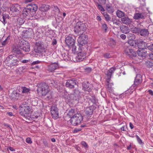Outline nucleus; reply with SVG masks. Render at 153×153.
Listing matches in <instances>:
<instances>
[{"mask_svg":"<svg viewBox=\"0 0 153 153\" xmlns=\"http://www.w3.org/2000/svg\"><path fill=\"white\" fill-rule=\"evenodd\" d=\"M117 16L119 18H123L125 16V13L122 11L118 10L116 12Z\"/></svg>","mask_w":153,"mask_h":153,"instance_id":"obj_34","label":"nucleus"},{"mask_svg":"<svg viewBox=\"0 0 153 153\" xmlns=\"http://www.w3.org/2000/svg\"><path fill=\"white\" fill-rule=\"evenodd\" d=\"M146 65L148 68H152L153 67V63L150 61H146Z\"/></svg>","mask_w":153,"mask_h":153,"instance_id":"obj_41","label":"nucleus"},{"mask_svg":"<svg viewBox=\"0 0 153 153\" xmlns=\"http://www.w3.org/2000/svg\"><path fill=\"white\" fill-rule=\"evenodd\" d=\"M82 50H79L78 49L79 51H76L74 54H77V56L76 57V61L77 62H80L82 61L85 58V53L84 52H82Z\"/></svg>","mask_w":153,"mask_h":153,"instance_id":"obj_11","label":"nucleus"},{"mask_svg":"<svg viewBox=\"0 0 153 153\" xmlns=\"http://www.w3.org/2000/svg\"><path fill=\"white\" fill-rule=\"evenodd\" d=\"M20 113L23 115H25L26 114H28L30 111V108L28 105H23L20 107Z\"/></svg>","mask_w":153,"mask_h":153,"instance_id":"obj_16","label":"nucleus"},{"mask_svg":"<svg viewBox=\"0 0 153 153\" xmlns=\"http://www.w3.org/2000/svg\"><path fill=\"white\" fill-rule=\"evenodd\" d=\"M19 60H20L14 54L10 55L6 58L5 62L7 66L11 68L16 67L18 65Z\"/></svg>","mask_w":153,"mask_h":153,"instance_id":"obj_1","label":"nucleus"},{"mask_svg":"<svg viewBox=\"0 0 153 153\" xmlns=\"http://www.w3.org/2000/svg\"><path fill=\"white\" fill-rule=\"evenodd\" d=\"M26 142L28 143L31 144L32 142L30 138H27L26 139Z\"/></svg>","mask_w":153,"mask_h":153,"instance_id":"obj_54","label":"nucleus"},{"mask_svg":"<svg viewBox=\"0 0 153 153\" xmlns=\"http://www.w3.org/2000/svg\"><path fill=\"white\" fill-rule=\"evenodd\" d=\"M120 37L123 40L125 39L126 38V36L124 34H122L121 35Z\"/></svg>","mask_w":153,"mask_h":153,"instance_id":"obj_61","label":"nucleus"},{"mask_svg":"<svg viewBox=\"0 0 153 153\" xmlns=\"http://www.w3.org/2000/svg\"><path fill=\"white\" fill-rule=\"evenodd\" d=\"M1 37H2L1 40V45L3 46H5L8 43L10 39V36L9 35L7 37H5L4 36L1 35L0 38Z\"/></svg>","mask_w":153,"mask_h":153,"instance_id":"obj_19","label":"nucleus"},{"mask_svg":"<svg viewBox=\"0 0 153 153\" xmlns=\"http://www.w3.org/2000/svg\"><path fill=\"white\" fill-rule=\"evenodd\" d=\"M149 56L150 59L153 60V53L149 54Z\"/></svg>","mask_w":153,"mask_h":153,"instance_id":"obj_64","label":"nucleus"},{"mask_svg":"<svg viewBox=\"0 0 153 153\" xmlns=\"http://www.w3.org/2000/svg\"><path fill=\"white\" fill-rule=\"evenodd\" d=\"M51 116L53 119H55L58 118V109L55 105H52L51 108Z\"/></svg>","mask_w":153,"mask_h":153,"instance_id":"obj_13","label":"nucleus"},{"mask_svg":"<svg viewBox=\"0 0 153 153\" xmlns=\"http://www.w3.org/2000/svg\"><path fill=\"white\" fill-rule=\"evenodd\" d=\"M2 17L1 18L0 20L3 24H4L7 23V19H9V16L8 15L6 14L2 13Z\"/></svg>","mask_w":153,"mask_h":153,"instance_id":"obj_31","label":"nucleus"},{"mask_svg":"<svg viewBox=\"0 0 153 153\" xmlns=\"http://www.w3.org/2000/svg\"><path fill=\"white\" fill-rule=\"evenodd\" d=\"M88 37L84 34H82L77 39L78 49L79 50H82L84 49V47L87 43Z\"/></svg>","mask_w":153,"mask_h":153,"instance_id":"obj_5","label":"nucleus"},{"mask_svg":"<svg viewBox=\"0 0 153 153\" xmlns=\"http://www.w3.org/2000/svg\"><path fill=\"white\" fill-rule=\"evenodd\" d=\"M126 96V95H125V93H123L119 95V97L122 99Z\"/></svg>","mask_w":153,"mask_h":153,"instance_id":"obj_59","label":"nucleus"},{"mask_svg":"<svg viewBox=\"0 0 153 153\" xmlns=\"http://www.w3.org/2000/svg\"><path fill=\"white\" fill-rule=\"evenodd\" d=\"M112 21L114 24H115L118 26L120 25V22L117 19H114Z\"/></svg>","mask_w":153,"mask_h":153,"instance_id":"obj_51","label":"nucleus"},{"mask_svg":"<svg viewBox=\"0 0 153 153\" xmlns=\"http://www.w3.org/2000/svg\"><path fill=\"white\" fill-rule=\"evenodd\" d=\"M81 130V129L80 128H75L74 130V132H77L79 131H80Z\"/></svg>","mask_w":153,"mask_h":153,"instance_id":"obj_63","label":"nucleus"},{"mask_svg":"<svg viewBox=\"0 0 153 153\" xmlns=\"http://www.w3.org/2000/svg\"><path fill=\"white\" fill-rule=\"evenodd\" d=\"M11 99L13 100H17L19 97V94L16 91H14L10 95Z\"/></svg>","mask_w":153,"mask_h":153,"instance_id":"obj_26","label":"nucleus"},{"mask_svg":"<svg viewBox=\"0 0 153 153\" xmlns=\"http://www.w3.org/2000/svg\"><path fill=\"white\" fill-rule=\"evenodd\" d=\"M127 37L128 39L130 40H134L135 39V35L134 34L131 33H128L127 35Z\"/></svg>","mask_w":153,"mask_h":153,"instance_id":"obj_35","label":"nucleus"},{"mask_svg":"<svg viewBox=\"0 0 153 153\" xmlns=\"http://www.w3.org/2000/svg\"><path fill=\"white\" fill-rule=\"evenodd\" d=\"M65 42L66 44L70 49H71L73 53L76 52V47L75 45V40L71 36L67 37L65 39Z\"/></svg>","mask_w":153,"mask_h":153,"instance_id":"obj_3","label":"nucleus"},{"mask_svg":"<svg viewBox=\"0 0 153 153\" xmlns=\"http://www.w3.org/2000/svg\"><path fill=\"white\" fill-rule=\"evenodd\" d=\"M133 18L136 19L138 20L139 19H144L145 15L143 13H137L134 14Z\"/></svg>","mask_w":153,"mask_h":153,"instance_id":"obj_28","label":"nucleus"},{"mask_svg":"<svg viewBox=\"0 0 153 153\" xmlns=\"http://www.w3.org/2000/svg\"><path fill=\"white\" fill-rule=\"evenodd\" d=\"M116 42L113 39H111L109 44V45L113 47L116 45Z\"/></svg>","mask_w":153,"mask_h":153,"instance_id":"obj_39","label":"nucleus"},{"mask_svg":"<svg viewBox=\"0 0 153 153\" xmlns=\"http://www.w3.org/2000/svg\"><path fill=\"white\" fill-rule=\"evenodd\" d=\"M86 27L85 24L81 22H78L76 23L74 28V32L80 34H83L84 32L86 30Z\"/></svg>","mask_w":153,"mask_h":153,"instance_id":"obj_7","label":"nucleus"},{"mask_svg":"<svg viewBox=\"0 0 153 153\" xmlns=\"http://www.w3.org/2000/svg\"><path fill=\"white\" fill-rule=\"evenodd\" d=\"M102 28L106 32L107 30V26L106 24H104L102 25Z\"/></svg>","mask_w":153,"mask_h":153,"instance_id":"obj_55","label":"nucleus"},{"mask_svg":"<svg viewBox=\"0 0 153 153\" xmlns=\"http://www.w3.org/2000/svg\"><path fill=\"white\" fill-rule=\"evenodd\" d=\"M149 45V44H148L147 48L150 51H153V44Z\"/></svg>","mask_w":153,"mask_h":153,"instance_id":"obj_47","label":"nucleus"},{"mask_svg":"<svg viewBox=\"0 0 153 153\" xmlns=\"http://www.w3.org/2000/svg\"><path fill=\"white\" fill-rule=\"evenodd\" d=\"M82 86L85 91L89 92L91 91L93 89L92 85L88 82L83 83Z\"/></svg>","mask_w":153,"mask_h":153,"instance_id":"obj_18","label":"nucleus"},{"mask_svg":"<svg viewBox=\"0 0 153 153\" xmlns=\"http://www.w3.org/2000/svg\"><path fill=\"white\" fill-rule=\"evenodd\" d=\"M74 110L73 109H71L69 111L68 113V115L70 117H72L74 115Z\"/></svg>","mask_w":153,"mask_h":153,"instance_id":"obj_42","label":"nucleus"},{"mask_svg":"<svg viewBox=\"0 0 153 153\" xmlns=\"http://www.w3.org/2000/svg\"><path fill=\"white\" fill-rule=\"evenodd\" d=\"M20 48L25 52H29L30 50V45L27 41L22 39L19 42Z\"/></svg>","mask_w":153,"mask_h":153,"instance_id":"obj_8","label":"nucleus"},{"mask_svg":"<svg viewBox=\"0 0 153 153\" xmlns=\"http://www.w3.org/2000/svg\"><path fill=\"white\" fill-rule=\"evenodd\" d=\"M124 52L126 55L131 58H133L137 56L136 52L129 47H127L124 50Z\"/></svg>","mask_w":153,"mask_h":153,"instance_id":"obj_12","label":"nucleus"},{"mask_svg":"<svg viewBox=\"0 0 153 153\" xmlns=\"http://www.w3.org/2000/svg\"><path fill=\"white\" fill-rule=\"evenodd\" d=\"M142 76L140 74H137L135 78L134 84L131 87L135 88L137 87L138 85L140 84L142 82Z\"/></svg>","mask_w":153,"mask_h":153,"instance_id":"obj_15","label":"nucleus"},{"mask_svg":"<svg viewBox=\"0 0 153 153\" xmlns=\"http://www.w3.org/2000/svg\"><path fill=\"white\" fill-rule=\"evenodd\" d=\"M139 34L142 36H146L149 35V33L147 29H143L140 30Z\"/></svg>","mask_w":153,"mask_h":153,"instance_id":"obj_30","label":"nucleus"},{"mask_svg":"<svg viewBox=\"0 0 153 153\" xmlns=\"http://www.w3.org/2000/svg\"><path fill=\"white\" fill-rule=\"evenodd\" d=\"M121 21L123 24L126 25H129L131 24L132 22L131 20L127 17L122 18Z\"/></svg>","mask_w":153,"mask_h":153,"instance_id":"obj_27","label":"nucleus"},{"mask_svg":"<svg viewBox=\"0 0 153 153\" xmlns=\"http://www.w3.org/2000/svg\"><path fill=\"white\" fill-rule=\"evenodd\" d=\"M58 65L56 63H52L48 66V70L50 72H53L58 68Z\"/></svg>","mask_w":153,"mask_h":153,"instance_id":"obj_24","label":"nucleus"},{"mask_svg":"<svg viewBox=\"0 0 153 153\" xmlns=\"http://www.w3.org/2000/svg\"><path fill=\"white\" fill-rule=\"evenodd\" d=\"M22 93L24 94H28L30 93V89L29 88H27L26 87H22Z\"/></svg>","mask_w":153,"mask_h":153,"instance_id":"obj_38","label":"nucleus"},{"mask_svg":"<svg viewBox=\"0 0 153 153\" xmlns=\"http://www.w3.org/2000/svg\"><path fill=\"white\" fill-rule=\"evenodd\" d=\"M81 94V92L79 90L75 89L74 94H65L63 97L67 102H70L72 100L78 101L80 97Z\"/></svg>","mask_w":153,"mask_h":153,"instance_id":"obj_2","label":"nucleus"},{"mask_svg":"<svg viewBox=\"0 0 153 153\" xmlns=\"http://www.w3.org/2000/svg\"><path fill=\"white\" fill-rule=\"evenodd\" d=\"M137 45L138 48L141 50L146 49L147 48L148 44H147L142 40H138L137 42Z\"/></svg>","mask_w":153,"mask_h":153,"instance_id":"obj_17","label":"nucleus"},{"mask_svg":"<svg viewBox=\"0 0 153 153\" xmlns=\"http://www.w3.org/2000/svg\"><path fill=\"white\" fill-rule=\"evenodd\" d=\"M103 14L104 16L105 20L108 22L111 20V18L109 15L106 12H104Z\"/></svg>","mask_w":153,"mask_h":153,"instance_id":"obj_37","label":"nucleus"},{"mask_svg":"<svg viewBox=\"0 0 153 153\" xmlns=\"http://www.w3.org/2000/svg\"><path fill=\"white\" fill-rule=\"evenodd\" d=\"M78 82L75 79L73 78L67 81L65 84V86L70 88H74L75 85L78 86Z\"/></svg>","mask_w":153,"mask_h":153,"instance_id":"obj_10","label":"nucleus"},{"mask_svg":"<svg viewBox=\"0 0 153 153\" xmlns=\"http://www.w3.org/2000/svg\"><path fill=\"white\" fill-rule=\"evenodd\" d=\"M136 136L138 143L140 144L143 145V143L139 137L137 135H136Z\"/></svg>","mask_w":153,"mask_h":153,"instance_id":"obj_46","label":"nucleus"},{"mask_svg":"<svg viewBox=\"0 0 153 153\" xmlns=\"http://www.w3.org/2000/svg\"><path fill=\"white\" fill-rule=\"evenodd\" d=\"M140 29L139 28H137L136 27L133 30H132L133 33H140Z\"/></svg>","mask_w":153,"mask_h":153,"instance_id":"obj_45","label":"nucleus"},{"mask_svg":"<svg viewBox=\"0 0 153 153\" xmlns=\"http://www.w3.org/2000/svg\"><path fill=\"white\" fill-rule=\"evenodd\" d=\"M29 8V10H31L32 14L35 12L37 10L38 7L37 5L35 4H30L27 6Z\"/></svg>","mask_w":153,"mask_h":153,"instance_id":"obj_22","label":"nucleus"},{"mask_svg":"<svg viewBox=\"0 0 153 153\" xmlns=\"http://www.w3.org/2000/svg\"><path fill=\"white\" fill-rule=\"evenodd\" d=\"M116 68L115 67H113L110 68L107 72L106 75L107 77V81H110L112 76V74L114 73Z\"/></svg>","mask_w":153,"mask_h":153,"instance_id":"obj_20","label":"nucleus"},{"mask_svg":"<svg viewBox=\"0 0 153 153\" xmlns=\"http://www.w3.org/2000/svg\"><path fill=\"white\" fill-rule=\"evenodd\" d=\"M99 3L102 4H104L106 3V0H98Z\"/></svg>","mask_w":153,"mask_h":153,"instance_id":"obj_56","label":"nucleus"},{"mask_svg":"<svg viewBox=\"0 0 153 153\" xmlns=\"http://www.w3.org/2000/svg\"><path fill=\"white\" fill-rule=\"evenodd\" d=\"M54 10L56 12H59L60 11V10L58 7L56 6H55L54 7Z\"/></svg>","mask_w":153,"mask_h":153,"instance_id":"obj_60","label":"nucleus"},{"mask_svg":"<svg viewBox=\"0 0 153 153\" xmlns=\"http://www.w3.org/2000/svg\"><path fill=\"white\" fill-rule=\"evenodd\" d=\"M120 31L123 33L127 34L130 32V29L127 26L124 25H121L120 27Z\"/></svg>","mask_w":153,"mask_h":153,"instance_id":"obj_25","label":"nucleus"},{"mask_svg":"<svg viewBox=\"0 0 153 153\" xmlns=\"http://www.w3.org/2000/svg\"><path fill=\"white\" fill-rule=\"evenodd\" d=\"M109 81H107V82L108 83V85L107 86V88H108L109 91L110 92H111L113 91V89L111 88V86L112 85H113V84L112 83H109Z\"/></svg>","mask_w":153,"mask_h":153,"instance_id":"obj_40","label":"nucleus"},{"mask_svg":"<svg viewBox=\"0 0 153 153\" xmlns=\"http://www.w3.org/2000/svg\"><path fill=\"white\" fill-rule=\"evenodd\" d=\"M90 100L93 103V104H96V99L95 96H91V98H90Z\"/></svg>","mask_w":153,"mask_h":153,"instance_id":"obj_44","label":"nucleus"},{"mask_svg":"<svg viewBox=\"0 0 153 153\" xmlns=\"http://www.w3.org/2000/svg\"><path fill=\"white\" fill-rule=\"evenodd\" d=\"M45 50L44 46L41 42L36 43V47L34 48V51L36 53H41Z\"/></svg>","mask_w":153,"mask_h":153,"instance_id":"obj_14","label":"nucleus"},{"mask_svg":"<svg viewBox=\"0 0 153 153\" xmlns=\"http://www.w3.org/2000/svg\"><path fill=\"white\" fill-rule=\"evenodd\" d=\"M20 9V6L18 4L13 5L10 8V10L11 11L13 12L16 13L17 14L19 13Z\"/></svg>","mask_w":153,"mask_h":153,"instance_id":"obj_21","label":"nucleus"},{"mask_svg":"<svg viewBox=\"0 0 153 153\" xmlns=\"http://www.w3.org/2000/svg\"><path fill=\"white\" fill-rule=\"evenodd\" d=\"M94 107L92 105L88 107L85 111V113L88 117H91L93 113Z\"/></svg>","mask_w":153,"mask_h":153,"instance_id":"obj_23","label":"nucleus"},{"mask_svg":"<svg viewBox=\"0 0 153 153\" xmlns=\"http://www.w3.org/2000/svg\"><path fill=\"white\" fill-rule=\"evenodd\" d=\"M11 49L12 52L17 54L18 55H19V56H18V57H22L24 56V54L22 52L19 44L18 45H13L12 46Z\"/></svg>","mask_w":153,"mask_h":153,"instance_id":"obj_9","label":"nucleus"},{"mask_svg":"<svg viewBox=\"0 0 153 153\" xmlns=\"http://www.w3.org/2000/svg\"><path fill=\"white\" fill-rule=\"evenodd\" d=\"M133 91L130 89H128L124 93H125V95L127 94L128 95H130L133 92Z\"/></svg>","mask_w":153,"mask_h":153,"instance_id":"obj_49","label":"nucleus"},{"mask_svg":"<svg viewBox=\"0 0 153 153\" xmlns=\"http://www.w3.org/2000/svg\"><path fill=\"white\" fill-rule=\"evenodd\" d=\"M107 10L109 13H112L114 12V9L112 8L111 6L109 4H107L106 5Z\"/></svg>","mask_w":153,"mask_h":153,"instance_id":"obj_36","label":"nucleus"},{"mask_svg":"<svg viewBox=\"0 0 153 153\" xmlns=\"http://www.w3.org/2000/svg\"><path fill=\"white\" fill-rule=\"evenodd\" d=\"M49 89V87L45 83H42L39 85L37 89L38 94L42 96H45L48 92Z\"/></svg>","mask_w":153,"mask_h":153,"instance_id":"obj_4","label":"nucleus"},{"mask_svg":"<svg viewBox=\"0 0 153 153\" xmlns=\"http://www.w3.org/2000/svg\"><path fill=\"white\" fill-rule=\"evenodd\" d=\"M81 144L85 148H88V146L87 143L85 141H82L81 143Z\"/></svg>","mask_w":153,"mask_h":153,"instance_id":"obj_53","label":"nucleus"},{"mask_svg":"<svg viewBox=\"0 0 153 153\" xmlns=\"http://www.w3.org/2000/svg\"><path fill=\"white\" fill-rule=\"evenodd\" d=\"M128 105L130 108H132L134 106V103L132 102H129Z\"/></svg>","mask_w":153,"mask_h":153,"instance_id":"obj_57","label":"nucleus"},{"mask_svg":"<svg viewBox=\"0 0 153 153\" xmlns=\"http://www.w3.org/2000/svg\"><path fill=\"white\" fill-rule=\"evenodd\" d=\"M96 6L98 9L102 12H104L105 10L101 5H100L98 3H96Z\"/></svg>","mask_w":153,"mask_h":153,"instance_id":"obj_43","label":"nucleus"},{"mask_svg":"<svg viewBox=\"0 0 153 153\" xmlns=\"http://www.w3.org/2000/svg\"><path fill=\"white\" fill-rule=\"evenodd\" d=\"M22 13L24 16H30L33 14L31 13V10H29L28 6L24 9Z\"/></svg>","mask_w":153,"mask_h":153,"instance_id":"obj_29","label":"nucleus"},{"mask_svg":"<svg viewBox=\"0 0 153 153\" xmlns=\"http://www.w3.org/2000/svg\"><path fill=\"white\" fill-rule=\"evenodd\" d=\"M143 50H137V53L140 56L145 57L147 55L146 52H143Z\"/></svg>","mask_w":153,"mask_h":153,"instance_id":"obj_33","label":"nucleus"},{"mask_svg":"<svg viewBox=\"0 0 153 153\" xmlns=\"http://www.w3.org/2000/svg\"><path fill=\"white\" fill-rule=\"evenodd\" d=\"M83 119L82 116L80 114L77 113L74 114L73 116L71 117L69 121L73 126H76L80 123Z\"/></svg>","mask_w":153,"mask_h":153,"instance_id":"obj_6","label":"nucleus"},{"mask_svg":"<svg viewBox=\"0 0 153 153\" xmlns=\"http://www.w3.org/2000/svg\"><path fill=\"white\" fill-rule=\"evenodd\" d=\"M50 81V82H49V83L50 84H52V86L55 87V85H56L57 83V82L56 81L53 80H51Z\"/></svg>","mask_w":153,"mask_h":153,"instance_id":"obj_52","label":"nucleus"},{"mask_svg":"<svg viewBox=\"0 0 153 153\" xmlns=\"http://www.w3.org/2000/svg\"><path fill=\"white\" fill-rule=\"evenodd\" d=\"M19 70L22 72H25L27 71V68L25 67L22 66L19 68Z\"/></svg>","mask_w":153,"mask_h":153,"instance_id":"obj_48","label":"nucleus"},{"mask_svg":"<svg viewBox=\"0 0 153 153\" xmlns=\"http://www.w3.org/2000/svg\"><path fill=\"white\" fill-rule=\"evenodd\" d=\"M57 44V41L56 39H53L52 40V44L54 45H56Z\"/></svg>","mask_w":153,"mask_h":153,"instance_id":"obj_58","label":"nucleus"},{"mask_svg":"<svg viewBox=\"0 0 153 153\" xmlns=\"http://www.w3.org/2000/svg\"><path fill=\"white\" fill-rule=\"evenodd\" d=\"M50 6L48 5H46L45 4H42L41 7L39 8V9L42 12H45L48 10L49 9Z\"/></svg>","mask_w":153,"mask_h":153,"instance_id":"obj_32","label":"nucleus"},{"mask_svg":"<svg viewBox=\"0 0 153 153\" xmlns=\"http://www.w3.org/2000/svg\"><path fill=\"white\" fill-rule=\"evenodd\" d=\"M103 56L106 59L110 58L111 57V56L109 53H106L104 54Z\"/></svg>","mask_w":153,"mask_h":153,"instance_id":"obj_50","label":"nucleus"},{"mask_svg":"<svg viewBox=\"0 0 153 153\" xmlns=\"http://www.w3.org/2000/svg\"><path fill=\"white\" fill-rule=\"evenodd\" d=\"M91 70V68H87L85 69V71L88 72H90Z\"/></svg>","mask_w":153,"mask_h":153,"instance_id":"obj_62","label":"nucleus"}]
</instances>
